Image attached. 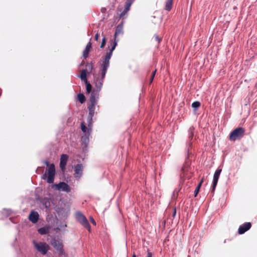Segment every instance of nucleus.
I'll use <instances>...</instances> for the list:
<instances>
[{"mask_svg": "<svg viewBox=\"0 0 257 257\" xmlns=\"http://www.w3.org/2000/svg\"><path fill=\"white\" fill-rule=\"evenodd\" d=\"M251 226V224L250 222H245L239 226L238 229V233L239 234H242L248 230L250 228Z\"/></svg>", "mask_w": 257, "mask_h": 257, "instance_id": "14", "label": "nucleus"}, {"mask_svg": "<svg viewBox=\"0 0 257 257\" xmlns=\"http://www.w3.org/2000/svg\"><path fill=\"white\" fill-rule=\"evenodd\" d=\"M81 130L84 135L81 137V145L83 151H86L87 145L89 142V136L90 130L83 123H81Z\"/></svg>", "mask_w": 257, "mask_h": 257, "instance_id": "3", "label": "nucleus"}, {"mask_svg": "<svg viewBox=\"0 0 257 257\" xmlns=\"http://www.w3.org/2000/svg\"><path fill=\"white\" fill-rule=\"evenodd\" d=\"M87 69V71H88V72L90 73H91L92 72V71L93 69V63L92 62H91V63H87L86 64V68Z\"/></svg>", "mask_w": 257, "mask_h": 257, "instance_id": "23", "label": "nucleus"}, {"mask_svg": "<svg viewBox=\"0 0 257 257\" xmlns=\"http://www.w3.org/2000/svg\"><path fill=\"white\" fill-rule=\"evenodd\" d=\"M203 181L202 180L200 183L198 185V186L196 187L195 191H194V195H195V196L196 197L198 193H199V190H200V188L201 186V185H202V183Z\"/></svg>", "mask_w": 257, "mask_h": 257, "instance_id": "24", "label": "nucleus"}, {"mask_svg": "<svg viewBox=\"0 0 257 257\" xmlns=\"http://www.w3.org/2000/svg\"><path fill=\"white\" fill-rule=\"evenodd\" d=\"M146 257H152V253L151 252H148Z\"/></svg>", "mask_w": 257, "mask_h": 257, "instance_id": "34", "label": "nucleus"}, {"mask_svg": "<svg viewBox=\"0 0 257 257\" xmlns=\"http://www.w3.org/2000/svg\"><path fill=\"white\" fill-rule=\"evenodd\" d=\"M175 214H176V210H175V211H174V216L175 215Z\"/></svg>", "mask_w": 257, "mask_h": 257, "instance_id": "40", "label": "nucleus"}, {"mask_svg": "<svg viewBox=\"0 0 257 257\" xmlns=\"http://www.w3.org/2000/svg\"><path fill=\"white\" fill-rule=\"evenodd\" d=\"M83 166L82 164H77L74 169L75 177L79 178L82 175Z\"/></svg>", "mask_w": 257, "mask_h": 257, "instance_id": "17", "label": "nucleus"}, {"mask_svg": "<svg viewBox=\"0 0 257 257\" xmlns=\"http://www.w3.org/2000/svg\"><path fill=\"white\" fill-rule=\"evenodd\" d=\"M50 227L46 226L38 229V232L42 235L47 234L49 232Z\"/></svg>", "mask_w": 257, "mask_h": 257, "instance_id": "19", "label": "nucleus"}, {"mask_svg": "<svg viewBox=\"0 0 257 257\" xmlns=\"http://www.w3.org/2000/svg\"><path fill=\"white\" fill-rule=\"evenodd\" d=\"M156 70H155L151 74V76L150 77V83H152V82L153 81V80H154V77L156 75Z\"/></svg>", "mask_w": 257, "mask_h": 257, "instance_id": "27", "label": "nucleus"}, {"mask_svg": "<svg viewBox=\"0 0 257 257\" xmlns=\"http://www.w3.org/2000/svg\"><path fill=\"white\" fill-rule=\"evenodd\" d=\"M93 84L95 85V88L91 91L89 102H88V108L89 109L88 117L90 121H91L92 117L94 115L95 106L97 104L99 98V92L103 86V80L105 76V75H103L101 68H100L99 73H93ZM91 124L92 122L89 121L88 124L89 127H91Z\"/></svg>", "mask_w": 257, "mask_h": 257, "instance_id": "1", "label": "nucleus"}, {"mask_svg": "<svg viewBox=\"0 0 257 257\" xmlns=\"http://www.w3.org/2000/svg\"><path fill=\"white\" fill-rule=\"evenodd\" d=\"M76 218L77 220L84 227L88 230L90 229V225L85 217L80 212H77L76 213Z\"/></svg>", "mask_w": 257, "mask_h": 257, "instance_id": "7", "label": "nucleus"}, {"mask_svg": "<svg viewBox=\"0 0 257 257\" xmlns=\"http://www.w3.org/2000/svg\"><path fill=\"white\" fill-rule=\"evenodd\" d=\"M10 220L14 223H17L18 221L17 217H11L10 218Z\"/></svg>", "mask_w": 257, "mask_h": 257, "instance_id": "29", "label": "nucleus"}, {"mask_svg": "<svg viewBox=\"0 0 257 257\" xmlns=\"http://www.w3.org/2000/svg\"><path fill=\"white\" fill-rule=\"evenodd\" d=\"M188 154H189V148H188Z\"/></svg>", "mask_w": 257, "mask_h": 257, "instance_id": "38", "label": "nucleus"}, {"mask_svg": "<svg viewBox=\"0 0 257 257\" xmlns=\"http://www.w3.org/2000/svg\"><path fill=\"white\" fill-rule=\"evenodd\" d=\"M200 106V103L199 101H195L192 104V107L197 108Z\"/></svg>", "mask_w": 257, "mask_h": 257, "instance_id": "26", "label": "nucleus"}, {"mask_svg": "<svg viewBox=\"0 0 257 257\" xmlns=\"http://www.w3.org/2000/svg\"><path fill=\"white\" fill-rule=\"evenodd\" d=\"M12 212V211L10 209H4L3 211V213L5 214L6 217H7L9 215H10V214H11Z\"/></svg>", "mask_w": 257, "mask_h": 257, "instance_id": "25", "label": "nucleus"}, {"mask_svg": "<svg viewBox=\"0 0 257 257\" xmlns=\"http://www.w3.org/2000/svg\"><path fill=\"white\" fill-rule=\"evenodd\" d=\"M99 37V35L98 33H97L95 35V37H94V39L96 40V41H97L98 39V38Z\"/></svg>", "mask_w": 257, "mask_h": 257, "instance_id": "33", "label": "nucleus"}, {"mask_svg": "<svg viewBox=\"0 0 257 257\" xmlns=\"http://www.w3.org/2000/svg\"><path fill=\"white\" fill-rule=\"evenodd\" d=\"M90 221L92 224H93L94 225L96 224V222H95L94 219L91 217H90Z\"/></svg>", "mask_w": 257, "mask_h": 257, "instance_id": "32", "label": "nucleus"}, {"mask_svg": "<svg viewBox=\"0 0 257 257\" xmlns=\"http://www.w3.org/2000/svg\"><path fill=\"white\" fill-rule=\"evenodd\" d=\"M53 188L56 190L65 191L67 193L70 192L71 191L69 186L64 182H61L58 184H54Z\"/></svg>", "mask_w": 257, "mask_h": 257, "instance_id": "10", "label": "nucleus"}, {"mask_svg": "<svg viewBox=\"0 0 257 257\" xmlns=\"http://www.w3.org/2000/svg\"><path fill=\"white\" fill-rule=\"evenodd\" d=\"M82 71H84L85 73H86V74H87L88 76L91 74L90 73H89V72H88V71H87V69H82Z\"/></svg>", "mask_w": 257, "mask_h": 257, "instance_id": "31", "label": "nucleus"}, {"mask_svg": "<svg viewBox=\"0 0 257 257\" xmlns=\"http://www.w3.org/2000/svg\"><path fill=\"white\" fill-rule=\"evenodd\" d=\"M51 244L56 250L59 251L60 254H62L63 245L60 241L53 238L51 241Z\"/></svg>", "mask_w": 257, "mask_h": 257, "instance_id": "13", "label": "nucleus"}, {"mask_svg": "<svg viewBox=\"0 0 257 257\" xmlns=\"http://www.w3.org/2000/svg\"><path fill=\"white\" fill-rule=\"evenodd\" d=\"M133 257H136V255L135 254V253H134L133 255Z\"/></svg>", "mask_w": 257, "mask_h": 257, "instance_id": "37", "label": "nucleus"}, {"mask_svg": "<svg viewBox=\"0 0 257 257\" xmlns=\"http://www.w3.org/2000/svg\"><path fill=\"white\" fill-rule=\"evenodd\" d=\"M85 64V61L84 60H83L81 62V63H80V66H83Z\"/></svg>", "mask_w": 257, "mask_h": 257, "instance_id": "35", "label": "nucleus"}, {"mask_svg": "<svg viewBox=\"0 0 257 257\" xmlns=\"http://www.w3.org/2000/svg\"><path fill=\"white\" fill-rule=\"evenodd\" d=\"M194 127L193 126H191L189 128L188 130V137L190 141L192 140L194 136Z\"/></svg>", "mask_w": 257, "mask_h": 257, "instance_id": "21", "label": "nucleus"}, {"mask_svg": "<svg viewBox=\"0 0 257 257\" xmlns=\"http://www.w3.org/2000/svg\"><path fill=\"white\" fill-rule=\"evenodd\" d=\"M123 34V24L121 23L116 28L114 38L111 41L110 45L108 46L106 52L102 56L100 61V68L102 69L103 75H106L108 68L109 66L110 59L112 56V52L117 45L118 40L116 37L119 35Z\"/></svg>", "mask_w": 257, "mask_h": 257, "instance_id": "2", "label": "nucleus"}, {"mask_svg": "<svg viewBox=\"0 0 257 257\" xmlns=\"http://www.w3.org/2000/svg\"><path fill=\"white\" fill-rule=\"evenodd\" d=\"M191 144H192V143H191V142H190V143H189V147H191Z\"/></svg>", "mask_w": 257, "mask_h": 257, "instance_id": "36", "label": "nucleus"}, {"mask_svg": "<svg viewBox=\"0 0 257 257\" xmlns=\"http://www.w3.org/2000/svg\"><path fill=\"white\" fill-rule=\"evenodd\" d=\"M88 75L86 73H85L84 71H81L80 74L79 75L78 77L81 79V80L83 81L86 85V92L89 93L91 91L93 90L92 86L91 84L88 82L87 80Z\"/></svg>", "mask_w": 257, "mask_h": 257, "instance_id": "8", "label": "nucleus"}, {"mask_svg": "<svg viewBox=\"0 0 257 257\" xmlns=\"http://www.w3.org/2000/svg\"><path fill=\"white\" fill-rule=\"evenodd\" d=\"M55 167L53 164H51L43 175V179H46L48 183H53L55 175Z\"/></svg>", "mask_w": 257, "mask_h": 257, "instance_id": "4", "label": "nucleus"}, {"mask_svg": "<svg viewBox=\"0 0 257 257\" xmlns=\"http://www.w3.org/2000/svg\"><path fill=\"white\" fill-rule=\"evenodd\" d=\"M135 0H126L124 5V9L120 15V18L123 19L125 16L130 9V7Z\"/></svg>", "mask_w": 257, "mask_h": 257, "instance_id": "12", "label": "nucleus"}, {"mask_svg": "<svg viewBox=\"0 0 257 257\" xmlns=\"http://www.w3.org/2000/svg\"><path fill=\"white\" fill-rule=\"evenodd\" d=\"M39 215L36 211H32L29 216V220L33 223H36L38 222Z\"/></svg>", "mask_w": 257, "mask_h": 257, "instance_id": "16", "label": "nucleus"}, {"mask_svg": "<svg viewBox=\"0 0 257 257\" xmlns=\"http://www.w3.org/2000/svg\"><path fill=\"white\" fill-rule=\"evenodd\" d=\"M46 165L48 166H49L48 163V162H46Z\"/></svg>", "mask_w": 257, "mask_h": 257, "instance_id": "39", "label": "nucleus"}, {"mask_svg": "<svg viewBox=\"0 0 257 257\" xmlns=\"http://www.w3.org/2000/svg\"><path fill=\"white\" fill-rule=\"evenodd\" d=\"M191 176L189 164L186 163L182 168L180 177L182 179H189Z\"/></svg>", "mask_w": 257, "mask_h": 257, "instance_id": "9", "label": "nucleus"}, {"mask_svg": "<svg viewBox=\"0 0 257 257\" xmlns=\"http://www.w3.org/2000/svg\"><path fill=\"white\" fill-rule=\"evenodd\" d=\"M155 40L158 41V43H160L162 40V38L159 37L158 35H155Z\"/></svg>", "mask_w": 257, "mask_h": 257, "instance_id": "30", "label": "nucleus"}, {"mask_svg": "<svg viewBox=\"0 0 257 257\" xmlns=\"http://www.w3.org/2000/svg\"><path fill=\"white\" fill-rule=\"evenodd\" d=\"M106 40L105 37H103L102 41L101 42V45H100V48H103L106 44Z\"/></svg>", "mask_w": 257, "mask_h": 257, "instance_id": "28", "label": "nucleus"}, {"mask_svg": "<svg viewBox=\"0 0 257 257\" xmlns=\"http://www.w3.org/2000/svg\"><path fill=\"white\" fill-rule=\"evenodd\" d=\"M172 4L173 0H168L166 3L165 10L168 11H170L172 9Z\"/></svg>", "mask_w": 257, "mask_h": 257, "instance_id": "20", "label": "nucleus"}, {"mask_svg": "<svg viewBox=\"0 0 257 257\" xmlns=\"http://www.w3.org/2000/svg\"><path fill=\"white\" fill-rule=\"evenodd\" d=\"M48 206L47 203H46V207H47Z\"/></svg>", "mask_w": 257, "mask_h": 257, "instance_id": "41", "label": "nucleus"}, {"mask_svg": "<svg viewBox=\"0 0 257 257\" xmlns=\"http://www.w3.org/2000/svg\"><path fill=\"white\" fill-rule=\"evenodd\" d=\"M77 98L81 103H84L85 101V97L82 93L78 94L77 95Z\"/></svg>", "mask_w": 257, "mask_h": 257, "instance_id": "22", "label": "nucleus"}, {"mask_svg": "<svg viewBox=\"0 0 257 257\" xmlns=\"http://www.w3.org/2000/svg\"><path fill=\"white\" fill-rule=\"evenodd\" d=\"M91 46L92 43L89 42L86 45L85 50L83 51V57L84 59H86L88 57Z\"/></svg>", "mask_w": 257, "mask_h": 257, "instance_id": "18", "label": "nucleus"}, {"mask_svg": "<svg viewBox=\"0 0 257 257\" xmlns=\"http://www.w3.org/2000/svg\"><path fill=\"white\" fill-rule=\"evenodd\" d=\"M33 243L35 248L43 255L46 254L49 249V245L45 242L33 240Z\"/></svg>", "mask_w": 257, "mask_h": 257, "instance_id": "5", "label": "nucleus"}, {"mask_svg": "<svg viewBox=\"0 0 257 257\" xmlns=\"http://www.w3.org/2000/svg\"><path fill=\"white\" fill-rule=\"evenodd\" d=\"M244 133V130L242 127H237L229 135V139L234 141L238 139L242 138Z\"/></svg>", "mask_w": 257, "mask_h": 257, "instance_id": "6", "label": "nucleus"}, {"mask_svg": "<svg viewBox=\"0 0 257 257\" xmlns=\"http://www.w3.org/2000/svg\"><path fill=\"white\" fill-rule=\"evenodd\" d=\"M222 171V168L220 167H218L217 169L215 172V173L213 176V182L212 184V192H214L216 185L217 184L218 180L220 175V173Z\"/></svg>", "mask_w": 257, "mask_h": 257, "instance_id": "11", "label": "nucleus"}, {"mask_svg": "<svg viewBox=\"0 0 257 257\" xmlns=\"http://www.w3.org/2000/svg\"><path fill=\"white\" fill-rule=\"evenodd\" d=\"M68 159V155L66 154H62L61 156L60 162V167L62 171L65 170V167Z\"/></svg>", "mask_w": 257, "mask_h": 257, "instance_id": "15", "label": "nucleus"}]
</instances>
